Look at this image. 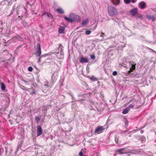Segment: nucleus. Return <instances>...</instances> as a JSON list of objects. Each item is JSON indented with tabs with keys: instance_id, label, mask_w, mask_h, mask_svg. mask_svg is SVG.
<instances>
[{
	"instance_id": "nucleus-1",
	"label": "nucleus",
	"mask_w": 156,
	"mask_h": 156,
	"mask_svg": "<svg viewBox=\"0 0 156 156\" xmlns=\"http://www.w3.org/2000/svg\"><path fill=\"white\" fill-rule=\"evenodd\" d=\"M65 19L68 22L73 23L75 21H78L81 19V17L79 16L74 13H71L69 16V18L67 17H64Z\"/></svg>"
},
{
	"instance_id": "nucleus-2",
	"label": "nucleus",
	"mask_w": 156,
	"mask_h": 156,
	"mask_svg": "<svg viewBox=\"0 0 156 156\" xmlns=\"http://www.w3.org/2000/svg\"><path fill=\"white\" fill-rule=\"evenodd\" d=\"M35 54L36 56L39 57L41 54L40 44L39 43L37 44V48L35 51Z\"/></svg>"
},
{
	"instance_id": "nucleus-3",
	"label": "nucleus",
	"mask_w": 156,
	"mask_h": 156,
	"mask_svg": "<svg viewBox=\"0 0 156 156\" xmlns=\"http://www.w3.org/2000/svg\"><path fill=\"white\" fill-rule=\"evenodd\" d=\"M108 12L110 15L112 16L117 14V9L113 7H111L109 9Z\"/></svg>"
},
{
	"instance_id": "nucleus-4",
	"label": "nucleus",
	"mask_w": 156,
	"mask_h": 156,
	"mask_svg": "<svg viewBox=\"0 0 156 156\" xmlns=\"http://www.w3.org/2000/svg\"><path fill=\"white\" fill-rule=\"evenodd\" d=\"M105 129L102 126H98L96 128L95 130V133L97 134H99L103 132V130Z\"/></svg>"
},
{
	"instance_id": "nucleus-5",
	"label": "nucleus",
	"mask_w": 156,
	"mask_h": 156,
	"mask_svg": "<svg viewBox=\"0 0 156 156\" xmlns=\"http://www.w3.org/2000/svg\"><path fill=\"white\" fill-rule=\"evenodd\" d=\"M37 136H39L41 135L42 133V129L41 127L40 126H37Z\"/></svg>"
},
{
	"instance_id": "nucleus-6",
	"label": "nucleus",
	"mask_w": 156,
	"mask_h": 156,
	"mask_svg": "<svg viewBox=\"0 0 156 156\" xmlns=\"http://www.w3.org/2000/svg\"><path fill=\"white\" fill-rule=\"evenodd\" d=\"M63 48L61 44H60L59 47L58 48V49L60 51V54L61 55V57L59 58H63V50L62 49V48Z\"/></svg>"
},
{
	"instance_id": "nucleus-7",
	"label": "nucleus",
	"mask_w": 156,
	"mask_h": 156,
	"mask_svg": "<svg viewBox=\"0 0 156 156\" xmlns=\"http://www.w3.org/2000/svg\"><path fill=\"white\" fill-rule=\"evenodd\" d=\"M130 12L132 16H135L137 13V9L136 8L133 9H132L130 11Z\"/></svg>"
},
{
	"instance_id": "nucleus-8",
	"label": "nucleus",
	"mask_w": 156,
	"mask_h": 156,
	"mask_svg": "<svg viewBox=\"0 0 156 156\" xmlns=\"http://www.w3.org/2000/svg\"><path fill=\"white\" fill-rule=\"evenodd\" d=\"M80 62L82 63H87L89 62V60L87 58L82 57L80 58Z\"/></svg>"
},
{
	"instance_id": "nucleus-9",
	"label": "nucleus",
	"mask_w": 156,
	"mask_h": 156,
	"mask_svg": "<svg viewBox=\"0 0 156 156\" xmlns=\"http://www.w3.org/2000/svg\"><path fill=\"white\" fill-rule=\"evenodd\" d=\"M112 4L115 5H117L119 4L120 0H110Z\"/></svg>"
},
{
	"instance_id": "nucleus-10",
	"label": "nucleus",
	"mask_w": 156,
	"mask_h": 156,
	"mask_svg": "<svg viewBox=\"0 0 156 156\" xmlns=\"http://www.w3.org/2000/svg\"><path fill=\"white\" fill-rule=\"evenodd\" d=\"M139 6L141 9H143L146 7V5L145 2H142L139 4Z\"/></svg>"
},
{
	"instance_id": "nucleus-11",
	"label": "nucleus",
	"mask_w": 156,
	"mask_h": 156,
	"mask_svg": "<svg viewBox=\"0 0 156 156\" xmlns=\"http://www.w3.org/2000/svg\"><path fill=\"white\" fill-rule=\"evenodd\" d=\"M65 27H63L60 26L58 29V33L59 34H63L64 32Z\"/></svg>"
},
{
	"instance_id": "nucleus-12",
	"label": "nucleus",
	"mask_w": 156,
	"mask_h": 156,
	"mask_svg": "<svg viewBox=\"0 0 156 156\" xmlns=\"http://www.w3.org/2000/svg\"><path fill=\"white\" fill-rule=\"evenodd\" d=\"M129 63L131 64H132L131 67L130 68V70H129V71L130 72H132V71H133V70H135V68H136V67H135L136 64H134V65L132 64V63H133V62H130Z\"/></svg>"
},
{
	"instance_id": "nucleus-13",
	"label": "nucleus",
	"mask_w": 156,
	"mask_h": 156,
	"mask_svg": "<svg viewBox=\"0 0 156 156\" xmlns=\"http://www.w3.org/2000/svg\"><path fill=\"white\" fill-rule=\"evenodd\" d=\"M89 20L88 19H85L81 23V25L85 26L88 23Z\"/></svg>"
},
{
	"instance_id": "nucleus-14",
	"label": "nucleus",
	"mask_w": 156,
	"mask_h": 156,
	"mask_svg": "<svg viewBox=\"0 0 156 156\" xmlns=\"http://www.w3.org/2000/svg\"><path fill=\"white\" fill-rule=\"evenodd\" d=\"M124 148H122L118 149L117 151L120 154H124L126 153L127 152L124 151Z\"/></svg>"
},
{
	"instance_id": "nucleus-15",
	"label": "nucleus",
	"mask_w": 156,
	"mask_h": 156,
	"mask_svg": "<svg viewBox=\"0 0 156 156\" xmlns=\"http://www.w3.org/2000/svg\"><path fill=\"white\" fill-rule=\"evenodd\" d=\"M129 108H125L123 111L122 112V113L123 114H125L127 113L129 111Z\"/></svg>"
},
{
	"instance_id": "nucleus-16",
	"label": "nucleus",
	"mask_w": 156,
	"mask_h": 156,
	"mask_svg": "<svg viewBox=\"0 0 156 156\" xmlns=\"http://www.w3.org/2000/svg\"><path fill=\"white\" fill-rule=\"evenodd\" d=\"M56 10L59 13L63 14L64 13L63 11L61 9H57Z\"/></svg>"
},
{
	"instance_id": "nucleus-17",
	"label": "nucleus",
	"mask_w": 156,
	"mask_h": 156,
	"mask_svg": "<svg viewBox=\"0 0 156 156\" xmlns=\"http://www.w3.org/2000/svg\"><path fill=\"white\" fill-rule=\"evenodd\" d=\"M1 88L2 90H4L5 89V87L4 83H1Z\"/></svg>"
},
{
	"instance_id": "nucleus-18",
	"label": "nucleus",
	"mask_w": 156,
	"mask_h": 156,
	"mask_svg": "<svg viewBox=\"0 0 156 156\" xmlns=\"http://www.w3.org/2000/svg\"><path fill=\"white\" fill-rule=\"evenodd\" d=\"M35 120L37 123H38L40 121V119L38 116H36L35 118Z\"/></svg>"
},
{
	"instance_id": "nucleus-19",
	"label": "nucleus",
	"mask_w": 156,
	"mask_h": 156,
	"mask_svg": "<svg viewBox=\"0 0 156 156\" xmlns=\"http://www.w3.org/2000/svg\"><path fill=\"white\" fill-rule=\"evenodd\" d=\"M90 80L93 81H95L97 80V78L94 76H92L91 77H90Z\"/></svg>"
},
{
	"instance_id": "nucleus-20",
	"label": "nucleus",
	"mask_w": 156,
	"mask_h": 156,
	"mask_svg": "<svg viewBox=\"0 0 156 156\" xmlns=\"http://www.w3.org/2000/svg\"><path fill=\"white\" fill-rule=\"evenodd\" d=\"M91 31L89 30H86L85 31V34L87 35H89L91 33Z\"/></svg>"
},
{
	"instance_id": "nucleus-21",
	"label": "nucleus",
	"mask_w": 156,
	"mask_h": 156,
	"mask_svg": "<svg viewBox=\"0 0 156 156\" xmlns=\"http://www.w3.org/2000/svg\"><path fill=\"white\" fill-rule=\"evenodd\" d=\"M126 4L129 3L130 2V0H124Z\"/></svg>"
},
{
	"instance_id": "nucleus-22",
	"label": "nucleus",
	"mask_w": 156,
	"mask_h": 156,
	"mask_svg": "<svg viewBox=\"0 0 156 156\" xmlns=\"http://www.w3.org/2000/svg\"><path fill=\"white\" fill-rule=\"evenodd\" d=\"M33 69L31 67H28V70L30 72H31L32 71Z\"/></svg>"
},
{
	"instance_id": "nucleus-23",
	"label": "nucleus",
	"mask_w": 156,
	"mask_h": 156,
	"mask_svg": "<svg viewBox=\"0 0 156 156\" xmlns=\"http://www.w3.org/2000/svg\"><path fill=\"white\" fill-rule=\"evenodd\" d=\"M133 105L132 104H130L129 105V107H127V108H129V110H130V109L133 108Z\"/></svg>"
},
{
	"instance_id": "nucleus-24",
	"label": "nucleus",
	"mask_w": 156,
	"mask_h": 156,
	"mask_svg": "<svg viewBox=\"0 0 156 156\" xmlns=\"http://www.w3.org/2000/svg\"><path fill=\"white\" fill-rule=\"evenodd\" d=\"M35 93V91L33 89V91L30 93V94L33 95Z\"/></svg>"
},
{
	"instance_id": "nucleus-25",
	"label": "nucleus",
	"mask_w": 156,
	"mask_h": 156,
	"mask_svg": "<svg viewBox=\"0 0 156 156\" xmlns=\"http://www.w3.org/2000/svg\"><path fill=\"white\" fill-rule=\"evenodd\" d=\"M112 74L114 76H115L117 75V72L116 71H114L113 72Z\"/></svg>"
},
{
	"instance_id": "nucleus-26",
	"label": "nucleus",
	"mask_w": 156,
	"mask_h": 156,
	"mask_svg": "<svg viewBox=\"0 0 156 156\" xmlns=\"http://www.w3.org/2000/svg\"><path fill=\"white\" fill-rule=\"evenodd\" d=\"M90 58L92 59H95V56L94 55H91L90 56Z\"/></svg>"
},
{
	"instance_id": "nucleus-27",
	"label": "nucleus",
	"mask_w": 156,
	"mask_h": 156,
	"mask_svg": "<svg viewBox=\"0 0 156 156\" xmlns=\"http://www.w3.org/2000/svg\"><path fill=\"white\" fill-rule=\"evenodd\" d=\"M79 155L80 156H83V153L82 152L80 151L79 153Z\"/></svg>"
},
{
	"instance_id": "nucleus-28",
	"label": "nucleus",
	"mask_w": 156,
	"mask_h": 156,
	"mask_svg": "<svg viewBox=\"0 0 156 156\" xmlns=\"http://www.w3.org/2000/svg\"><path fill=\"white\" fill-rule=\"evenodd\" d=\"M132 101H133L134 102L136 103V101H135V100L134 99H133L131 101H129V103H130Z\"/></svg>"
},
{
	"instance_id": "nucleus-29",
	"label": "nucleus",
	"mask_w": 156,
	"mask_h": 156,
	"mask_svg": "<svg viewBox=\"0 0 156 156\" xmlns=\"http://www.w3.org/2000/svg\"><path fill=\"white\" fill-rule=\"evenodd\" d=\"M43 15H46V16H47L48 17H49V16L48 14L47 13V12H46L45 13H44V14Z\"/></svg>"
},
{
	"instance_id": "nucleus-30",
	"label": "nucleus",
	"mask_w": 156,
	"mask_h": 156,
	"mask_svg": "<svg viewBox=\"0 0 156 156\" xmlns=\"http://www.w3.org/2000/svg\"><path fill=\"white\" fill-rule=\"evenodd\" d=\"M104 33H101V35H100V36H101V37H103V36H104Z\"/></svg>"
},
{
	"instance_id": "nucleus-31",
	"label": "nucleus",
	"mask_w": 156,
	"mask_h": 156,
	"mask_svg": "<svg viewBox=\"0 0 156 156\" xmlns=\"http://www.w3.org/2000/svg\"><path fill=\"white\" fill-rule=\"evenodd\" d=\"M42 57V55L38 59V63H39L40 62V58H41Z\"/></svg>"
},
{
	"instance_id": "nucleus-32",
	"label": "nucleus",
	"mask_w": 156,
	"mask_h": 156,
	"mask_svg": "<svg viewBox=\"0 0 156 156\" xmlns=\"http://www.w3.org/2000/svg\"><path fill=\"white\" fill-rule=\"evenodd\" d=\"M46 83H47V84H45V86H47L48 84V81L46 80Z\"/></svg>"
},
{
	"instance_id": "nucleus-33",
	"label": "nucleus",
	"mask_w": 156,
	"mask_h": 156,
	"mask_svg": "<svg viewBox=\"0 0 156 156\" xmlns=\"http://www.w3.org/2000/svg\"><path fill=\"white\" fill-rule=\"evenodd\" d=\"M132 2L133 3H134L135 2V0H132Z\"/></svg>"
},
{
	"instance_id": "nucleus-34",
	"label": "nucleus",
	"mask_w": 156,
	"mask_h": 156,
	"mask_svg": "<svg viewBox=\"0 0 156 156\" xmlns=\"http://www.w3.org/2000/svg\"><path fill=\"white\" fill-rule=\"evenodd\" d=\"M69 94L73 98V96L72 94H70V93H69Z\"/></svg>"
},
{
	"instance_id": "nucleus-35",
	"label": "nucleus",
	"mask_w": 156,
	"mask_h": 156,
	"mask_svg": "<svg viewBox=\"0 0 156 156\" xmlns=\"http://www.w3.org/2000/svg\"><path fill=\"white\" fill-rule=\"evenodd\" d=\"M24 82L26 83H28L26 81H24Z\"/></svg>"
},
{
	"instance_id": "nucleus-36",
	"label": "nucleus",
	"mask_w": 156,
	"mask_h": 156,
	"mask_svg": "<svg viewBox=\"0 0 156 156\" xmlns=\"http://www.w3.org/2000/svg\"><path fill=\"white\" fill-rule=\"evenodd\" d=\"M3 42H5V39H3Z\"/></svg>"
},
{
	"instance_id": "nucleus-37",
	"label": "nucleus",
	"mask_w": 156,
	"mask_h": 156,
	"mask_svg": "<svg viewBox=\"0 0 156 156\" xmlns=\"http://www.w3.org/2000/svg\"><path fill=\"white\" fill-rule=\"evenodd\" d=\"M25 90L28 91H29V90L28 89H25Z\"/></svg>"
},
{
	"instance_id": "nucleus-38",
	"label": "nucleus",
	"mask_w": 156,
	"mask_h": 156,
	"mask_svg": "<svg viewBox=\"0 0 156 156\" xmlns=\"http://www.w3.org/2000/svg\"><path fill=\"white\" fill-rule=\"evenodd\" d=\"M104 70L105 71V72L106 73L107 72L106 70L105 69Z\"/></svg>"
},
{
	"instance_id": "nucleus-39",
	"label": "nucleus",
	"mask_w": 156,
	"mask_h": 156,
	"mask_svg": "<svg viewBox=\"0 0 156 156\" xmlns=\"http://www.w3.org/2000/svg\"><path fill=\"white\" fill-rule=\"evenodd\" d=\"M35 85L36 86H37V84H36V83H35Z\"/></svg>"
},
{
	"instance_id": "nucleus-40",
	"label": "nucleus",
	"mask_w": 156,
	"mask_h": 156,
	"mask_svg": "<svg viewBox=\"0 0 156 156\" xmlns=\"http://www.w3.org/2000/svg\"><path fill=\"white\" fill-rule=\"evenodd\" d=\"M153 18H154V17H152V19H153Z\"/></svg>"
},
{
	"instance_id": "nucleus-41",
	"label": "nucleus",
	"mask_w": 156,
	"mask_h": 156,
	"mask_svg": "<svg viewBox=\"0 0 156 156\" xmlns=\"http://www.w3.org/2000/svg\"><path fill=\"white\" fill-rule=\"evenodd\" d=\"M33 89V88H30V89Z\"/></svg>"
},
{
	"instance_id": "nucleus-42",
	"label": "nucleus",
	"mask_w": 156,
	"mask_h": 156,
	"mask_svg": "<svg viewBox=\"0 0 156 156\" xmlns=\"http://www.w3.org/2000/svg\"><path fill=\"white\" fill-rule=\"evenodd\" d=\"M85 156L84 155V156Z\"/></svg>"
}]
</instances>
